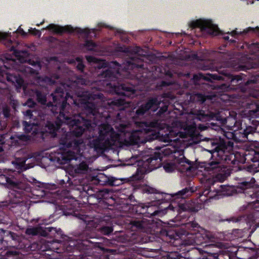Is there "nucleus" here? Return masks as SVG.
Returning <instances> with one entry per match:
<instances>
[{
	"mask_svg": "<svg viewBox=\"0 0 259 259\" xmlns=\"http://www.w3.org/2000/svg\"><path fill=\"white\" fill-rule=\"evenodd\" d=\"M157 160V157H156V158L155 157L154 158L150 157L147 160V162L148 163L150 164L151 166H154V165H155V162Z\"/></svg>",
	"mask_w": 259,
	"mask_h": 259,
	"instance_id": "17",
	"label": "nucleus"
},
{
	"mask_svg": "<svg viewBox=\"0 0 259 259\" xmlns=\"http://www.w3.org/2000/svg\"><path fill=\"white\" fill-rule=\"evenodd\" d=\"M63 144L65 147L70 148L66 152L62 154L58 153L57 157L58 160L61 158L64 160H70L77 159L81 156V151L84 148L85 145L81 140L76 141L75 140L65 141Z\"/></svg>",
	"mask_w": 259,
	"mask_h": 259,
	"instance_id": "4",
	"label": "nucleus"
},
{
	"mask_svg": "<svg viewBox=\"0 0 259 259\" xmlns=\"http://www.w3.org/2000/svg\"><path fill=\"white\" fill-rule=\"evenodd\" d=\"M39 233V229L36 227L29 228L26 229V233L28 235H35Z\"/></svg>",
	"mask_w": 259,
	"mask_h": 259,
	"instance_id": "14",
	"label": "nucleus"
},
{
	"mask_svg": "<svg viewBox=\"0 0 259 259\" xmlns=\"http://www.w3.org/2000/svg\"><path fill=\"white\" fill-rule=\"evenodd\" d=\"M121 94H123L126 95L125 93H124V92H122Z\"/></svg>",
	"mask_w": 259,
	"mask_h": 259,
	"instance_id": "34",
	"label": "nucleus"
},
{
	"mask_svg": "<svg viewBox=\"0 0 259 259\" xmlns=\"http://www.w3.org/2000/svg\"><path fill=\"white\" fill-rule=\"evenodd\" d=\"M48 29L55 33H61L64 30V28L53 24L49 25L46 28H44L43 29Z\"/></svg>",
	"mask_w": 259,
	"mask_h": 259,
	"instance_id": "10",
	"label": "nucleus"
},
{
	"mask_svg": "<svg viewBox=\"0 0 259 259\" xmlns=\"http://www.w3.org/2000/svg\"><path fill=\"white\" fill-rule=\"evenodd\" d=\"M253 30V31H256L258 32V35H259V27H256L255 28H251V27H249L246 30H244L245 32H247L248 31H249L250 30Z\"/></svg>",
	"mask_w": 259,
	"mask_h": 259,
	"instance_id": "23",
	"label": "nucleus"
},
{
	"mask_svg": "<svg viewBox=\"0 0 259 259\" xmlns=\"http://www.w3.org/2000/svg\"><path fill=\"white\" fill-rule=\"evenodd\" d=\"M170 150V148L167 147V148H166L165 149H164V151H165V154H169L170 153H174L175 154H176V152H175V150H171L170 152H166L167 151H169Z\"/></svg>",
	"mask_w": 259,
	"mask_h": 259,
	"instance_id": "25",
	"label": "nucleus"
},
{
	"mask_svg": "<svg viewBox=\"0 0 259 259\" xmlns=\"http://www.w3.org/2000/svg\"><path fill=\"white\" fill-rule=\"evenodd\" d=\"M247 3L248 4H253V0H248Z\"/></svg>",
	"mask_w": 259,
	"mask_h": 259,
	"instance_id": "30",
	"label": "nucleus"
},
{
	"mask_svg": "<svg viewBox=\"0 0 259 259\" xmlns=\"http://www.w3.org/2000/svg\"><path fill=\"white\" fill-rule=\"evenodd\" d=\"M188 162V160H187L185 158V157L182 154H180L179 157L178 158L175 159V163H165L163 165V168L166 172H170L172 171L176 168V163H178L179 164H181L182 165H183L184 163Z\"/></svg>",
	"mask_w": 259,
	"mask_h": 259,
	"instance_id": "7",
	"label": "nucleus"
},
{
	"mask_svg": "<svg viewBox=\"0 0 259 259\" xmlns=\"http://www.w3.org/2000/svg\"><path fill=\"white\" fill-rule=\"evenodd\" d=\"M63 94H64L62 92H60L59 90H57L55 94L52 95L54 105L52 104V105L55 107H59L60 111L59 117L61 120L72 126V131L73 135L76 137L80 136L82 134L84 130V128L82 127V125H85V127L88 128V123H87V121L80 117V115L74 116L73 119L65 116L63 111L64 109L66 107L67 104L66 99L63 98Z\"/></svg>",
	"mask_w": 259,
	"mask_h": 259,
	"instance_id": "2",
	"label": "nucleus"
},
{
	"mask_svg": "<svg viewBox=\"0 0 259 259\" xmlns=\"http://www.w3.org/2000/svg\"><path fill=\"white\" fill-rule=\"evenodd\" d=\"M158 108L157 101L152 99L148 102L145 106H142L137 111V114L139 115L143 114L146 111L151 110L152 111H155Z\"/></svg>",
	"mask_w": 259,
	"mask_h": 259,
	"instance_id": "8",
	"label": "nucleus"
},
{
	"mask_svg": "<svg viewBox=\"0 0 259 259\" xmlns=\"http://www.w3.org/2000/svg\"><path fill=\"white\" fill-rule=\"evenodd\" d=\"M166 132L168 133H165L163 135L162 131L159 132V134L162 136L161 140L164 142H175L177 139H172V138L176 136L180 137H184L188 134H190L193 132V127L192 125H188L187 123H182L179 121H176L171 124V125L166 127Z\"/></svg>",
	"mask_w": 259,
	"mask_h": 259,
	"instance_id": "3",
	"label": "nucleus"
},
{
	"mask_svg": "<svg viewBox=\"0 0 259 259\" xmlns=\"http://www.w3.org/2000/svg\"><path fill=\"white\" fill-rule=\"evenodd\" d=\"M142 190L144 192L148 193V194H152L157 193V190L154 188L150 187L148 185H145L143 187Z\"/></svg>",
	"mask_w": 259,
	"mask_h": 259,
	"instance_id": "12",
	"label": "nucleus"
},
{
	"mask_svg": "<svg viewBox=\"0 0 259 259\" xmlns=\"http://www.w3.org/2000/svg\"><path fill=\"white\" fill-rule=\"evenodd\" d=\"M0 179H4L5 182H1L3 185H6V186L10 188H12L14 189H25L26 188L25 185L24 183H18L16 182V181L13 178H9L5 177V176H0Z\"/></svg>",
	"mask_w": 259,
	"mask_h": 259,
	"instance_id": "6",
	"label": "nucleus"
},
{
	"mask_svg": "<svg viewBox=\"0 0 259 259\" xmlns=\"http://www.w3.org/2000/svg\"><path fill=\"white\" fill-rule=\"evenodd\" d=\"M36 97L37 100L39 102L41 103L42 104L46 103V98L44 95H41L40 93H36Z\"/></svg>",
	"mask_w": 259,
	"mask_h": 259,
	"instance_id": "15",
	"label": "nucleus"
},
{
	"mask_svg": "<svg viewBox=\"0 0 259 259\" xmlns=\"http://www.w3.org/2000/svg\"><path fill=\"white\" fill-rule=\"evenodd\" d=\"M236 34H237V33L236 30H233L230 33V34L232 36H234Z\"/></svg>",
	"mask_w": 259,
	"mask_h": 259,
	"instance_id": "29",
	"label": "nucleus"
},
{
	"mask_svg": "<svg viewBox=\"0 0 259 259\" xmlns=\"http://www.w3.org/2000/svg\"><path fill=\"white\" fill-rule=\"evenodd\" d=\"M8 36V33L0 32V39L5 38Z\"/></svg>",
	"mask_w": 259,
	"mask_h": 259,
	"instance_id": "24",
	"label": "nucleus"
},
{
	"mask_svg": "<svg viewBox=\"0 0 259 259\" xmlns=\"http://www.w3.org/2000/svg\"><path fill=\"white\" fill-rule=\"evenodd\" d=\"M190 26L192 28L198 27L201 30L208 29L209 32L213 35H217L220 32L218 27L208 20H197L192 22Z\"/></svg>",
	"mask_w": 259,
	"mask_h": 259,
	"instance_id": "5",
	"label": "nucleus"
},
{
	"mask_svg": "<svg viewBox=\"0 0 259 259\" xmlns=\"http://www.w3.org/2000/svg\"><path fill=\"white\" fill-rule=\"evenodd\" d=\"M86 58H87V60L89 61V62H92L93 61V57H91V56H87L86 57Z\"/></svg>",
	"mask_w": 259,
	"mask_h": 259,
	"instance_id": "28",
	"label": "nucleus"
},
{
	"mask_svg": "<svg viewBox=\"0 0 259 259\" xmlns=\"http://www.w3.org/2000/svg\"><path fill=\"white\" fill-rule=\"evenodd\" d=\"M144 125H145V123H142V126H143Z\"/></svg>",
	"mask_w": 259,
	"mask_h": 259,
	"instance_id": "33",
	"label": "nucleus"
},
{
	"mask_svg": "<svg viewBox=\"0 0 259 259\" xmlns=\"http://www.w3.org/2000/svg\"><path fill=\"white\" fill-rule=\"evenodd\" d=\"M88 167V166L86 163L84 162H82L75 169V171L77 173L83 172V171L87 170Z\"/></svg>",
	"mask_w": 259,
	"mask_h": 259,
	"instance_id": "13",
	"label": "nucleus"
},
{
	"mask_svg": "<svg viewBox=\"0 0 259 259\" xmlns=\"http://www.w3.org/2000/svg\"><path fill=\"white\" fill-rule=\"evenodd\" d=\"M77 68L79 70H82L83 68V65L82 64V63H79L77 66Z\"/></svg>",
	"mask_w": 259,
	"mask_h": 259,
	"instance_id": "27",
	"label": "nucleus"
},
{
	"mask_svg": "<svg viewBox=\"0 0 259 259\" xmlns=\"http://www.w3.org/2000/svg\"><path fill=\"white\" fill-rule=\"evenodd\" d=\"M24 115L26 117V119H28V118H30L31 116H32L31 111L30 110H27L25 112Z\"/></svg>",
	"mask_w": 259,
	"mask_h": 259,
	"instance_id": "22",
	"label": "nucleus"
},
{
	"mask_svg": "<svg viewBox=\"0 0 259 259\" xmlns=\"http://www.w3.org/2000/svg\"><path fill=\"white\" fill-rule=\"evenodd\" d=\"M7 78L9 81L12 82L18 87H21L23 84V80L19 76H15L12 74H7Z\"/></svg>",
	"mask_w": 259,
	"mask_h": 259,
	"instance_id": "9",
	"label": "nucleus"
},
{
	"mask_svg": "<svg viewBox=\"0 0 259 259\" xmlns=\"http://www.w3.org/2000/svg\"><path fill=\"white\" fill-rule=\"evenodd\" d=\"M188 190L187 189H184L179 192V193L182 195H183L187 192Z\"/></svg>",
	"mask_w": 259,
	"mask_h": 259,
	"instance_id": "26",
	"label": "nucleus"
},
{
	"mask_svg": "<svg viewBox=\"0 0 259 259\" xmlns=\"http://www.w3.org/2000/svg\"><path fill=\"white\" fill-rule=\"evenodd\" d=\"M113 231L112 228L109 227H104L102 229V232L105 234H109Z\"/></svg>",
	"mask_w": 259,
	"mask_h": 259,
	"instance_id": "18",
	"label": "nucleus"
},
{
	"mask_svg": "<svg viewBox=\"0 0 259 259\" xmlns=\"http://www.w3.org/2000/svg\"><path fill=\"white\" fill-rule=\"evenodd\" d=\"M128 127L120 125L118 131L120 134H115L112 128L108 124H102L99 128L98 140L94 144L96 150H105L112 146L120 147L122 144H134L143 142L141 139L145 133H148L149 129H143L128 132Z\"/></svg>",
	"mask_w": 259,
	"mask_h": 259,
	"instance_id": "1",
	"label": "nucleus"
},
{
	"mask_svg": "<svg viewBox=\"0 0 259 259\" xmlns=\"http://www.w3.org/2000/svg\"><path fill=\"white\" fill-rule=\"evenodd\" d=\"M44 22V21H43L42 22L40 23V24H42Z\"/></svg>",
	"mask_w": 259,
	"mask_h": 259,
	"instance_id": "35",
	"label": "nucleus"
},
{
	"mask_svg": "<svg viewBox=\"0 0 259 259\" xmlns=\"http://www.w3.org/2000/svg\"><path fill=\"white\" fill-rule=\"evenodd\" d=\"M29 31L31 33H32L33 35H38L39 36H40L41 35V33H40V31L38 30H37L35 28H34V29L31 28V29H29Z\"/></svg>",
	"mask_w": 259,
	"mask_h": 259,
	"instance_id": "19",
	"label": "nucleus"
},
{
	"mask_svg": "<svg viewBox=\"0 0 259 259\" xmlns=\"http://www.w3.org/2000/svg\"><path fill=\"white\" fill-rule=\"evenodd\" d=\"M23 125L24 126L25 130L26 132L29 133L31 132L33 129H34V131H33V133H36V127L37 126L36 125L34 124V123L32 124H28V123L25 121L23 122Z\"/></svg>",
	"mask_w": 259,
	"mask_h": 259,
	"instance_id": "11",
	"label": "nucleus"
},
{
	"mask_svg": "<svg viewBox=\"0 0 259 259\" xmlns=\"http://www.w3.org/2000/svg\"><path fill=\"white\" fill-rule=\"evenodd\" d=\"M31 101V100L30 99V100H28V103H27V104L28 105V106H30V105L29 104V102H30Z\"/></svg>",
	"mask_w": 259,
	"mask_h": 259,
	"instance_id": "31",
	"label": "nucleus"
},
{
	"mask_svg": "<svg viewBox=\"0 0 259 259\" xmlns=\"http://www.w3.org/2000/svg\"><path fill=\"white\" fill-rule=\"evenodd\" d=\"M224 38L226 39H229V37L228 36H225V37H224Z\"/></svg>",
	"mask_w": 259,
	"mask_h": 259,
	"instance_id": "32",
	"label": "nucleus"
},
{
	"mask_svg": "<svg viewBox=\"0 0 259 259\" xmlns=\"http://www.w3.org/2000/svg\"><path fill=\"white\" fill-rule=\"evenodd\" d=\"M10 110L8 107H5L3 109V114L6 117H8L10 115Z\"/></svg>",
	"mask_w": 259,
	"mask_h": 259,
	"instance_id": "21",
	"label": "nucleus"
},
{
	"mask_svg": "<svg viewBox=\"0 0 259 259\" xmlns=\"http://www.w3.org/2000/svg\"><path fill=\"white\" fill-rule=\"evenodd\" d=\"M88 50H93L95 47V44L92 41H87L85 45Z\"/></svg>",
	"mask_w": 259,
	"mask_h": 259,
	"instance_id": "16",
	"label": "nucleus"
},
{
	"mask_svg": "<svg viewBox=\"0 0 259 259\" xmlns=\"http://www.w3.org/2000/svg\"><path fill=\"white\" fill-rule=\"evenodd\" d=\"M4 141L2 136L0 137V155H2V153L3 151Z\"/></svg>",
	"mask_w": 259,
	"mask_h": 259,
	"instance_id": "20",
	"label": "nucleus"
}]
</instances>
